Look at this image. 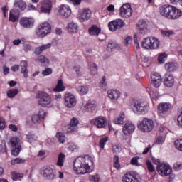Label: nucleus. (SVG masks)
Returning a JSON list of instances; mask_svg holds the SVG:
<instances>
[{
  "instance_id": "obj_1",
  "label": "nucleus",
  "mask_w": 182,
  "mask_h": 182,
  "mask_svg": "<svg viewBox=\"0 0 182 182\" xmlns=\"http://www.w3.org/2000/svg\"><path fill=\"white\" fill-rule=\"evenodd\" d=\"M93 157L89 155L79 156L74 161L73 170L77 174H87L92 171Z\"/></svg>"
},
{
  "instance_id": "obj_2",
  "label": "nucleus",
  "mask_w": 182,
  "mask_h": 182,
  "mask_svg": "<svg viewBox=\"0 0 182 182\" xmlns=\"http://www.w3.org/2000/svg\"><path fill=\"white\" fill-rule=\"evenodd\" d=\"M159 14L164 18L170 21H176L182 16V11L180 9L170 4H164L159 8Z\"/></svg>"
},
{
  "instance_id": "obj_3",
  "label": "nucleus",
  "mask_w": 182,
  "mask_h": 182,
  "mask_svg": "<svg viewBox=\"0 0 182 182\" xmlns=\"http://www.w3.org/2000/svg\"><path fill=\"white\" fill-rule=\"evenodd\" d=\"M160 43V40L156 37H146L142 40L141 45L146 50H157Z\"/></svg>"
},
{
  "instance_id": "obj_4",
  "label": "nucleus",
  "mask_w": 182,
  "mask_h": 182,
  "mask_svg": "<svg viewBox=\"0 0 182 182\" xmlns=\"http://www.w3.org/2000/svg\"><path fill=\"white\" fill-rule=\"evenodd\" d=\"M154 121L150 118L144 117L137 123V128L142 133H150L154 129Z\"/></svg>"
},
{
  "instance_id": "obj_5",
  "label": "nucleus",
  "mask_w": 182,
  "mask_h": 182,
  "mask_svg": "<svg viewBox=\"0 0 182 182\" xmlns=\"http://www.w3.org/2000/svg\"><path fill=\"white\" fill-rule=\"evenodd\" d=\"M50 32H52V26L48 22H43L38 26L36 30V35L38 38H45V36H48Z\"/></svg>"
},
{
  "instance_id": "obj_6",
  "label": "nucleus",
  "mask_w": 182,
  "mask_h": 182,
  "mask_svg": "<svg viewBox=\"0 0 182 182\" xmlns=\"http://www.w3.org/2000/svg\"><path fill=\"white\" fill-rule=\"evenodd\" d=\"M38 101L37 103L42 107H48L50 105H52V97L49 93L41 91L38 93Z\"/></svg>"
},
{
  "instance_id": "obj_7",
  "label": "nucleus",
  "mask_w": 182,
  "mask_h": 182,
  "mask_svg": "<svg viewBox=\"0 0 182 182\" xmlns=\"http://www.w3.org/2000/svg\"><path fill=\"white\" fill-rule=\"evenodd\" d=\"M132 106H134L136 112L140 113V114H146V113H149V110H150L149 102L146 101L134 100Z\"/></svg>"
},
{
  "instance_id": "obj_8",
  "label": "nucleus",
  "mask_w": 182,
  "mask_h": 182,
  "mask_svg": "<svg viewBox=\"0 0 182 182\" xmlns=\"http://www.w3.org/2000/svg\"><path fill=\"white\" fill-rule=\"evenodd\" d=\"M40 174L45 180H55L56 178V170L50 166L42 168Z\"/></svg>"
},
{
  "instance_id": "obj_9",
  "label": "nucleus",
  "mask_w": 182,
  "mask_h": 182,
  "mask_svg": "<svg viewBox=\"0 0 182 182\" xmlns=\"http://www.w3.org/2000/svg\"><path fill=\"white\" fill-rule=\"evenodd\" d=\"M126 26L123 19L117 18L108 23V29L110 32H116L119 29H122Z\"/></svg>"
},
{
  "instance_id": "obj_10",
  "label": "nucleus",
  "mask_w": 182,
  "mask_h": 182,
  "mask_svg": "<svg viewBox=\"0 0 182 182\" xmlns=\"http://www.w3.org/2000/svg\"><path fill=\"white\" fill-rule=\"evenodd\" d=\"M156 170L160 176L162 177H167L171 174L173 168L168 164L162 163L157 166Z\"/></svg>"
},
{
  "instance_id": "obj_11",
  "label": "nucleus",
  "mask_w": 182,
  "mask_h": 182,
  "mask_svg": "<svg viewBox=\"0 0 182 182\" xmlns=\"http://www.w3.org/2000/svg\"><path fill=\"white\" fill-rule=\"evenodd\" d=\"M173 107V105L168 102H161L157 105L158 115L160 117H164L168 113V110Z\"/></svg>"
},
{
  "instance_id": "obj_12",
  "label": "nucleus",
  "mask_w": 182,
  "mask_h": 182,
  "mask_svg": "<svg viewBox=\"0 0 182 182\" xmlns=\"http://www.w3.org/2000/svg\"><path fill=\"white\" fill-rule=\"evenodd\" d=\"M92 18V11L89 9H83L78 11L77 14V19L80 22H86Z\"/></svg>"
},
{
  "instance_id": "obj_13",
  "label": "nucleus",
  "mask_w": 182,
  "mask_h": 182,
  "mask_svg": "<svg viewBox=\"0 0 182 182\" xmlns=\"http://www.w3.org/2000/svg\"><path fill=\"white\" fill-rule=\"evenodd\" d=\"M90 123L92 126H95L97 129H105L106 124H107V120L106 117L103 116H98L90 120Z\"/></svg>"
},
{
  "instance_id": "obj_14",
  "label": "nucleus",
  "mask_w": 182,
  "mask_h": 182,
  "mask_svg": "<svg viewBox=\"0 0 182 182\" xmlns=\"http://www.w3.org/2000/svg\"><path fill=\"white\" fill-rule=\"evenodd\" d=\"M133 14V9H132V6L129 4H123L119 9V15L121 18H124L127 19L130 18Z\"/></svg>"
},
{
  "instance_id": "obj_15",
  "label": "nucleus",
  "mask_w": 182,
  "mask_h": 182,
  "mask_svg": "<svg viewBox=\"0 0 182 182\" xmlns=\"http://www.w3.org/2000/svg\"><path fill=\"white\" fill-rule=\"evenodd\" d=\"M64 105L68 109H72L76 106V97L69 92L65 93L64 96Z\"/></svg>"
},
{
  "instance_id": "obj_16",
  "label": "nucleus",
  "mask_w": 182,
  "mask_h": 182,
  "mask_svg": "<svg viewBox=\"0 0 182 182\" xmlns=\"http://www.w3.org/2000/svg\"><path fill=\"white\" fill-rule=\"evenodd\" d=\"M40 12L41 14H50L52 12V1L51 0H42L40 3Z\"/></svg>"
},
{
  "instance_id": "obj_17",
  "label": "nucleus",
  "mask_w": 182,
  "mask_h": 182,
  "mask_svg": "<svg viewBox=\"0 0 182 182\" xmlns=\"http://www.w3.org/2000/svg\"><path fill=\"white\" fill-rule=\"evenodd\" d=\"M45 117H46V112L43 109H40L37 114L31 116V122L34 124H39Z\"/></svg>"
},
{
  "instance_id": "obj_18",
  "label": "nucleus",
  "mask_w": 182,
  "mask_h": 182,
  "mask_svg": "<svg viewBox=\"0 0 182 182\" xmlns=\"http://www.w3.org/2000/svg\"><path fill=\"white\" fill-rule=\"evenodd\" d=\"M34 23L35 20L29 17H22L19 21L20 26L24 29H31L33 27Z\"/></svg>"
},
{
  "instance_id": "obj_19",
  "label": "nucleus",
  "mask_w": 182,
  "mask_h": 182,
  "mask_svg": "<svg viewBox=\"0 0 182 182\" xmlns=\"http://www.w3.org/2000/svg\"><path fill=\"white\" fill-rule=\"evenodd\" d=\"M97 107V102L95 100H90L83 106L82 109L87 113H93Z\"/></svg>"
},
{
  "instance_id": "obj_20",
  "label": "nucleus",
  "mask_w": 182,
  "mask_h": 182,
  "mask_svg": "<svg viewBox=\"0 0 182 182\" xmlns=\"http://www.w3.org/2000/svg\"><path fill=\"white\" fill-rule=\"evenodd\" d=\"M151 80L152 85L154 87H160L161 86V83L163 82V80L161 79V75L159 74V73H152L151 75Z\"/></svg>"
},
{
  "instance_id": "obj_21",
  "label": "nucleus",
  "mask_w": 182,
  "mask_h": 182,
  "mask_svg": "<svg viewBox=\"0 0 182 182\" xmlns=\"http://www.w3.org/2000/svg\"><path fill=\"white\" fill-rule=\"evenodd\" d=\"M58 13L60 16L69 18L72 14V10L69 6L63 4L58 7Z\"/></svg>"
},
{
  "instance_id": "obj_22",
  "label": "nucleus",
  "mask_w": 182,
  "mask_h": 182,
  "mask_svg": "<svg viewBox=\"0 0 182 182\" xmlns=\"http://www.w3.org/2000/svg\"><path fill=\"white\" fill-rule=\"evenodd\" d=\"M134 130H136V126H134V124L131 122H126L122 129V132L125 136H130V134H133V133H134Z\"/></svg>"
},
{
  "instance_id": "obj_23",
  "label": "nucleus",
  "mask_w": 182,
  "mask_h": 182,
  "mask_svg": "<svg viewBox=\"0 0 182 182\" xmlns=\"http://www.w3.org/2000/svg\"><path fill=\"white\" fill-rule=\"evenodd\" d=\"M136 28L139 33H141V35H146V33H149V24H147V22L143 20L139 21Z\"/></svg>"
},
{
  "instance_id": "obj_24",
  "label": "nucleus",
  "mask_w": 182,
  "mask_h": 182,
  "mask_svg": "<svg viewBox=\"0 0 182 182\" xmlns=\"http://www.w3.org/2000/svg\"><path fill=\"white\" fill-rule=\"evenodd\" d=\"M164 85L166 87H173L174 86V76L170 73L165 74L164 77Z\"/></svg>"
},
{
  "instance_id": "obj_25",
  "label": "nucleus",
  "mask_w": 182,
  "mask_h": 182,
  "mask_svg": "<svg viewBox=\"0 0 182 182\" xmlns=\"http://www.w3.org/2000/svg\"><path fill=\"white\" fill-rule=\"evenodd\" d=\"M20 12L18 9H11L9 11V21L10 22H18L19 21Z\"/></svg>"
},
{
  "instance_id": "obj_26",
  "label": "nucleus",
  "mask_w": 182,
  "mask_h": 182,
  "mask_svg": "<svg viewBox=\"0 0 182 182\" xmlns=\"http://www.w3.org/2000/svg\"><path fill=\"white\" fill-rule=\"evenodd\" d=\"M70 127L67 129V133H73L77 132V126L79 125V119L76 117H73L70 122Z\"/></svg>"
},
{
  "instance_id": "obj_27",
  "label": "nucleus",
  "mask_w": 182,
  "mask_h": 182,
  "mask_svg": "<svg viewBox=\"0 0 182 182\" xmlns=\"http://www.w3.org/2000/svg\"><path fill=\"white\" fill-rule=\"evenodd\" d=\"M88 32L91 36H99L102 32V28H100V27L97 26V25H92L88 29Z\"/></svg>"
},
{
  "instance_id": "obj_28",
  "label": "nucleus",
  "mask_w": 182,
  "mask_h": 182,
  "mask_svg": "<svg viewBox=\"0 0 182 182\" xmlns=\"http://www.w3.org/2000/svg\"><path fill=\"white\" fill-rule=\"evenodd\" d=\"M52 48V43H48L46 44H43L39 47H37L35 49L34 53L36 55H41L42 52H44V50H48V49H50Z\"/></svg>"
},
{
  "instance_id": "obj_29",
  "label": "nucleus",
  "mask_w": 182,
  "mask_h": 182,
  "mask_svg": "<svg viewBox=\"0 0 182 182\" xmlns=\"http://www.w3.org/2000/svg\"><path fill=\"white\" fill-rule=\"evenodd\" d=\"M108 97L112 100H117L120 97V91L117 90H109L107 91Z\"/></svg>"
},
{
  "instance_id": "obj_30",
  "label": "nucleus",
  "mask_w": 182,
  "mask_h": 182,
  "mask_svg": "<svg viewBox=\"0 0 182 182\" xmlns=\"http://www.w3.org/2000/svg\"><path fill=\"white\" fill-rule=\"evenodd\" d=\"M14 8L20 9V11H25L26 9V2L23 0H14Z\"/></svg>"
},
{
  "instance_id": "obj_31",
  "label": "nucleus",
  "mask_w": 182,
  "mask_h": 182,
  "mask_svg": "<svg viewBox=\"0 0 182 182\" xmlns=\"http://www.w3.org/2000/svg\"><path fill=\"white\" fill-rule=\"evenodd\" d=\"M68 31L69 33H77L79 31V24L75 22H71L68 23Z\"/></svg>"
},
{
  "instance_id": "obj_32",
  "label": "nucleus",
  "mask_w": 182,
  "mask_h": 182,
  "mask_svg": "<svg viewBox=\"0 0 182 182\" xmlns=\"http://www.w3.org/2000/svg\"><path fill=\"white\" fill-rule=\"evenodd\" d=\"M77 92L80 95V96H85L89 93V86L87 85H79L76 88Z\"/></svg>"
},
{
  "instance_id": "obj_33",
  "label": "nucleus",
  "mask_w": 182,
  "mask_h": 182,
  "mask_svg": "<svg viewBox=\"0 0 182 182\" xmlns=\"http://www.w3.org/2000/svg\"><path fill=\"white\" fill-rule=\"evenodd\" d=\"M168 58V54L166 52L159 53L158 54L157 60L159 65H163L166 63V60H167Z\"/></svg>"
},
{
  "instance_id": "obj_34",
  "label": "nucleus",
  "mask_w": 182,
  "mask_h": 182,
  "mask_svg": "<svg viewBox=\"0 0 182 182\" xmlns=\"http://www.w3.org/2000/svg\"><path fill=\"white\" fill-rule=\"evenodd\" d=\"M9 144L11 147H18L21 146V137L13 136L10 139Z\"/></svg>"
},
{
  "instance_id": "obj_35",
  "label": "nucleus",
  "mask_w": 182,
  "mask_h": 182,
  "mask_svg": "<svg viewBox=\"0 0 182 182\" xmlns=\"http://www.w3.org/2000/svg\"><path fill=\"white\" fill-rule=\"evenodd\" d=\"M119 48L120 45H119L117 43L110 41L107 46V50H108L109 52H113L114 49H119Z\"/></svg>"
},
{
  "instance_id": "obj_36",
  "label": "nucleus",
  "mask_w": 182,
  "mask_h": 182,
  "mask_svg": "<svg viewBox=\"0 0 182 182\" xmlns=\"http://www.w3.org/2000/svg\"><path fill=\"white\" fill-rule=\"evenodd\" d=\"M66 87L63 86V82L62 80L58 81L57 85L53 89V92H65Z\"/></svg>"
},
{
  "instance_id": "obj_37",
  "label": "nucleus",
  "mask_w": 182,
  "mask_h": 182,
  "mask_svg": "<svg viewBox=\"0 0 182 182\" xmlns=\"http://www.w3.org/2000/svg\"><path fill=\"white\" fill-rule=\"evenodd\" d=\"M161 34L164 38H171V36H174L176 33L173 30H161Z\"/></svg>"
},
{
  "instance_id": "obj_38",
  "label": "nucleus",
  "mask_w": 182,
  "mask_h": 182,
  "mask_svg": "<svg viewBox=\"0 0 182 182\" xmlns=\"http://www.w3.org/2000/svg\"><path fill=\"white\" fill-rule=\"evenodd\" d=\"M65 159H66V156H65V154L60 153L58 156L57 166H58V167H63V164H65Z\"/></svg>"
},
{
  "instance_id": "obj_39",
  "label": "nucleus",
  "mask_w": 182,
  "mask_h": 182,
  "mask_svg": "<svg viewBox=\"0 0 182 182\" xmlns=\"http://www.w3.org/2000/svg\"><path fill=\"white\" fill-rule=\"evenodd\" d=\"M165 69L168 72H174L177 69V64L174 63H168L165 64Z\"/></svg>"
},
{
  "instance_id": "obj_40",
  "label": "nucleus",
  "mask_w": 182,
  "mask_h": 182,
  "mask_svg": "<svg viewBox=\"0 0 182 182\" xmlns=\"http://www.w3.org/2000/svg\"><path fill=\"white\" fill-rule=\"evenodd\" d=\"M36 62L41 63L43 65H49L50 61L45 55H40L36 60Z\"/></svg>"
},
{
  "instance_id": "obj_41",
  "label": "nucleus",
  "mask_w": 182,
  "mask_h": 182,
  "mask_svg": "<svg viewBox=\"0 0 182 182\" xmlns=\"http://www.w3.org/2000/svg\"><path fill=\"white\" fill-rule=\"evenodd\" d=\"M124 112H122L120 115L114 119V123L115 124H123L124 123Z\"/></svg>"
},
{
  "instance_id": "obj_42",
  "label": "nucleus",
  "mask_w": 182,
  "mask_h": 182,
  "mask_svg": "<svg viewBox=\"0 0 182 182\" xmlns=\"http://www.w3.org/2000/svg\"><path fill=\"white\" fill-rule=\"evenodd\" d=\"M11 178L14 181H18L23 178V173H19L17 172H11Z\"/></svg>"
},
{
  "instance_id": "obj_43",
  "label": "nucleus",
  "mask_w": 182,
  "mask_h": 182,
  "mask_svg": "<svg viewBox=\"0 0 182 182\" xmlns=\"http://www.w3.org/2000/svg\"><path fill=\"white\" fill-rule=\"evenodd\" d=\"M67 147L70 151H77V150H79V146L74 142H69L67 144Z\"/></svg>"
},
{
  "instance_id": "obj_44",
  "label": "nucleus",
  "mask_w": 182,
  "mask_h": 182,
  "mask_svg": "<svg viewBox=\"0 0 182 182\" xmlns=\"http://www.w3.org/2000/svg\"><path fill=\"white\" fill-rule=\"evenodd\" d=\"M100 87L102 89V90H104V92H106L107 90V82H106V77L103 76L102 80L100 82Z\"/></svg>"
},
{
  "instance_id": "obj_45",
  "label": "nucleus",
  "mask_w": 182,
  "mask_h": 182,
  "mask_svg": "<svg viewBox=\"0 0 182 182\" xmlns=\"http://www.w3.org/2000/svg\"><path fill=\"white\" fill-rule=\"evenodd\" d=\"M90 181L92 182H100L102 178H100V175L96 173L94 175H90L88 177Z\"/></svg>"
},
{
  "instance_id": "obj_46",
  "label": "nucleus",
  "mask_w": 182,
  "mask_h": 182,
  "mask_svg": "<svg viewBox=\"0 0 182 182\" xmlns=\"http://www.w3.org/2000/svg\"><path fill=\"white\" fill-rule=\"evenodd\" d=\"M89 68H90V72L91 75H96L97 73V65L94 63H91L89 64Z\"/></svg>"
},
{
  "instance_id": "obj_47",
  "label": "nucleus",
  "mask_w": 182,
  "mask_h": 182,
  "mask_svg": "<svg viewBox=\"0 0 182 182\" xmlns=\"http://www.w3.org/2000/svg\"><path fill=\"white\" fill-rule=\"evenodd\" d=\"M11 154L14 156V157H16V156L19 155V153H21V150L22 147L20 146H11Z\"/></svg>"
},
{
  "instance_id": "obj_48",
  "label": "nucleus",
  "mask_w": 182,
  "mask_h": 182,
  "mask_svg": "<svg viewBox=\"0 0 182 182\" xmlns=\"http://www.w3.org/2000/svg\"><path fill=\"white\" fill-rule=\"evenodd\" d=\"M174 146L176 150L182 151V138L178 139L174 141Z\"/></svg>"
},
{
  "instance_id": "obj_49",
  "label": "nucleus",
  "mask_w": 182,
  "mask_h": 182,
  "mask_svg": "<svg viewBox=\"0 0 182 182\" xmlns=\"http://www.w3.org/2000/svg\"><path fill=\"white\" fill-rule=\"evenodd\" d=\"M146 167L148 168L149 173H154L156 168L153 166V164L150 160H147L146 162Z\"/></svg>"
},
{
  "instance_id": "obj_50",
  "label": "nucleus",
  "mask_w": 182,
  "mask_h": 182,
  "mask_svg": "<svg viewBox=\"0 0 182 182\" xmlns=\"http://www.w3.org/2000/svg\"><path fill=\"white\" fill-rule=\"evenodd\" d=\"M57 138L58 139L59 143L63 144L66 140V137L65 136V134L62 132H58L56 134Z\"/></svg>"
},
{
  "instance_id": "obj_51",
  "label": "nucleus",
  "mask_w": 182,
  "mask_h": 182,
  "mask_svg": "<svg viewBox=\"0 0 182 182\" xmlns=\"http://www.w3.org/2000/svg\"><path fill=\"white\" fill-rule=\"evenodd\" d=\"M16 95H18V89H11L7 92V96L10 99H12V97H15Z\"/></svg>"
},
{
  "instance_id": "obj_52",
  "label": "nucleus",
  "mask_w": 182,
  "mask_h": 182,
  "mask_svg": "<svg viewBox=\"0 0 182 182\" xmlns=\"http://www.w3.org/2000/svg\"><path fill=\"white\" fill-rule=\"evenodd\" d=\"M38 136L33 134H29L26 136V139L28 143H33V141H36Z\"/></svg>"
},
{
  "instance_id": "obj_53",
  "label": "nucleus",
  "mask_w": 182,
  "mask_h": 182,
  "mask_svg": "<svg viewBox=\"0 0 182 182\" xmlns=\"http://www.w3.org/2000/svg\"><path fill=\"white\" fill-rule=\"evenodd\" d=\"M107 140H109V137L107 136H102L100 140V149H105V144L107 143Z\"/></svg>"
},
{
  "instance_id": "obj_54",
  "label": "nucleus",
  "mask_w": 182,
  "mask_h": 182,
  "mask_svg": "<svg viewBox=\"0 0 182 182\" xmlns=\"http://www.w3.org/2000/svg\"><path fill=\"white\" fill-rule=\"evenodd\" d=\"M166 141V135L159 136L156 140V144H163Z\"/></svg>"
},
{
  "instance_id": "obj_55",
  "label": "nucleus",
  "mask_w": 182,
  "mask_h": 182,
  "mask_svg": "<svg viewBox=\"0 0 182 182\" xmlns=\"http://www.w3.org/2000/svg\"><path fill=\"white\" fill-rule=\"evenodd\" d=\"M20 66L21 68V73L28 70V62L21 61L20 63Z\"/></svg>"
},
{
  "instance_id": "obj_56",
  "label": "nucleus",
  "mask_w": 182,
  "mask_h": 182,
  "mask_svg": "<svg viewBox=\"0 0 182 182\" xmlns=\"http://www.w3.org/2000/svg\"><path fill=\"white\" fill-rule=\"evenodd\" d=\"M149 95L151 99H154V100H157L159 99V92L157 91L151 90Z\"/></svg>"
},
{
  "instance_id": "obj_57",
  "label": "nucleus",
  "mask_w": 182,
  "mask_h": 182,
  "mask_svg": "<svg viewBox=\"0 0 182 182\" xmlns=\"http://www.w3.org/2000/svg\"><path fill=\"white\" fill-rule=\"evenodd\" d=\"M132 42H133V37H132V36H128L124 39V45L125 46H129V45H130V43H132Z\"/></svg>"
},
{
  "instance_id": "obj_58",
  "label": "nucleus",
  "mask_w": 182,
  "mask_h": 182,
  "mask_svg": "<svg viewBox=\"0 0 182 182\" xmlns=\"http://www.w3.org/2000/svg\"><path fill=\"white\" fill-rule=\"evenodd\" d=\"M41 75H43V76H49V75H52V68H46L42 71Z\"/></svg>"
},
{
  "instance_id": "obj_59",
  "label": "nucleus",
  "mask_w": 182,
  "mask_h": 182,
  "mask_svg": "<svg viewBox=\"0 0 182 182\" xmlns=\"http://www.w3.org/2000/svg\"><path fill=\"white\" fill-rule=\"evenodd\" d=\"M131 164H132V166H136V167L140 166V164H139V157H133L131 160Z\"/></svg>"
},
{
  "instance_id": "obj_60",
  "label": "nucleus",
  "mask_w": 182,
  "mask_h": 182,
  "mask_svg": "<svg viewBox=\"0 0 182 182\" xmlns=\"http://www.w3.org/2000/svg\"><path fill=\"white\" fill-rule=\"evenodd\" d=\"M114 167L117 169L120 168V161L117 156L114 157Z\"/></svg>"
},
{
  "instance_id": "obj_61",
  "label": "nucleus",
  "mask_w": 182,
  "mask_h": 182,
  "mask_svg": "<svg viewBox=\"0 0 182 182\" xmlns=\"http://www.w3.org/2000/svg\"><path fill=\"white\" fill-rule=\"evenodd\" d=\"M159 133L161 136H166L167 134V128L164 126L159 127Z\"/></svg>"
},
{
  "instance_id": "obj_62",
  "label": "nucleus",
  "mask_w": 182,
  "mask_h": 182,
  "mask_svg": "<svg viewBox=\"0 0 182 182\" xmlns=\"http://www.w3.org/2000/svg\"><path fill=\"white\" fill-rule=\"evenodd\" d=\"M182 162L178 161L173 164V169L178 171V170H181Z\"/></svg>"
},
{
  "instance_id": "obj_63",
  "label": "nucleus",
  "mask_w": 182,
  "mask_h": 182,
  "mask_svg": "<svg viewBox=\"0 0 182 182\" xmlns=\"http://www.w3.org/2000/svg\"><path fill=\"white\" fill-rule=\"evenodd\" d=\"M6 127V124L5 122V119L0 117V130H4Z\"/></svg>"
},
{
  "instance_id": "obj_64",
  "label": "nucleus",
  "mask_w": 182,
  "mask_h": 182,
  "mask_svg": "<svg viewBox=\"0 0 182 182\" xmlns=\"http://www.w3.org/2000/svg\"><path fill=\"white\" fill-rule=\"evenodd\" d=\"M113 151L117 154L122 151V147H120L119 145H114Z\"/></svg>"
}]
</instances>
